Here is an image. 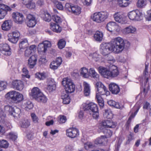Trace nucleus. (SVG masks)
Listing matches in <instances>:
<instances>
[{
  "mask_svg": "<svg viewBox=\"0 0 151 151\" xmlns=\"http://www.w3.org/2000/svg\"><path fill=\"white\" fill-rule=\"evenodd\" d=\"M112 51L116 53L121 52L124 47H129L130 45L129 42L126 41L121 37H118L113 39L111 41V43Z\"/></svg>",
  "mask_w": 151,
  "mask_h": 151,
  "instance_id": "nucleus-1",
  "label": "nucleus"
},
{
  "mask_svg": "<svg viewBox=\"0 0 151 151\" xmlns=\"http://www.w3.org/2000/svg\"><path fill=\"white\" fill-rule=\"evenodd\" d=\"M62 83L65 87V92L68 93H71L75 91V85L71 79L67 78H64Z\"/></svg>",
  "mask_w": 151,
  "mask_h": 151,
  "instance_id": "nucleus-2",
  "label": "nucleus"
},
{
  "mask_svg": "<svg viewBox=\"0 0 151 151\" xmlns=\"http://www.w3.org/2000/svg\"><path fill=\"white\" fill-rule=\"evenodd\" d=\"M5 97L8 99H11L13 102L16 103L19 102L23 99V95L15 91L9 92Z\"/></svg>",
  "mask_w": 151,
  "mask_h": 151,
  "instance_id": "nucleus-3",
  "label": "nucleus"
},
{
  "mask_svg": "<svg viewBox=\"0 0 151 151\" xmlns=\"http://www.w3.org/2000/svg\"><path fill=\"white\" fill-rule=\"evenodd\" d=\"M129 19L132 20H140L141 19L142 13L138 10L133 11L130 12L128 14Z\"/></svg>",
  "mask_w": 151,
  "mask_h": 151,
  "instance_id": "nucleus-4",
  "label": "nucleus"
},
{
  "mask_svg": "<svg viewBox=\"0 0 151 151\" xmlns=\"http://www.w3.org/2000/svg\"><path fill=\"white\" fill-rule=\"evenodd\" d=\"M82 108L84 111H88L89 112L97 111L98 107L96 104L93 102H90L88 104H84L82 105Z\"/></svg>",
  "mask_w": 151,
  "mask_h": 151,
  "instance_id": "nucleus-5",
  "label": "nucleus"
},
{
  "mask_svg": "<svg viewBox=\"0 0 151 151\" xmlns=\"http://www.w3.org/2000/svg\"><path fill=\"white\" fill-rule=\"evenodd\" d=\"M66 135L71 138L77 137L79 135V132L78 129L75 128H70L66 131Z\"/></svg>",
  "mask_w": 151,
  "mask_h": 151,
  "instance_id": "nucleus-6",
  "label": "nucleus"
},
{
  "mask_svg": "<svg viewBox=\"0 0 151 151\" xmlns=\"http://www.w3.org/2000/svg\"><path fill=\"white\" fill-rule=\"evenodd\" d=\"M96 86L97 88V91L99 94L101 95H109L110 92L107 90L106 87L101 82H98L96 84Z\"/></svg>",
  "mask_w": 151,
  "mask_h": 151,
  "instance_id": "nucleus-7",
  "label": "nucleus"
},
{
  "mask_svg": "<svg viewBox=\"0 0 151 151\" xmlns=\"http://www.w3.org/2000/svg\"><path fill=\"white\" fill-rule=\"evenodd\" d=\"M112 51L111 44H104L101 45V53L104 56H106Z\"/></svg>",
  "mask_w": 151,
  "mask_h": 151,
  "instance_id": "nucleus-8",
  "label": "nucleus"
},
{
  "mask_svg": "<svg viewBox=\"0 0 151 151\" xmlns=\"http://www.w3.org/2000/svg\"><path fill=\"white\" fill-rule=\"evenodd\" d=\"M47 90L51 92L55 91L56 89V84L54 80L51 78L47 79Z\"/></svg>",
  "mask_w": 151,
  "mask_h": 151,
  "instance_id": "nucleus-9",
  "label": "nucleus"
},
{
  "mask_svg": "<svg viewBox=\"0 0 151 151\" xmlns=\"http://www.w3.org/2000/svg\"><path fill=\"white\" fill-rule=\"evenodd\" d=\"M114 17L115 20L119 23L124 24L126 22L125 17L121 12H118L115 13Z\"/></svg>",
  "mask_w": 151,
  "mask_h": 151,
  "instance_id": "nucleus-10",
  "label": "nucleus"
},
{
  "mask_svg": "<svg viewBox=\"0 0 151 151\" xmlns=\"http://www.w3.org/2000/svg\"><path fill=\"white\" fill-rule=\"evenodd\" d=\"M12 17L14 21L19 24H22L24 20V16L22 14L18 12H14Z\"/></svg>",
  "mask_w": 151,
  "mask_h": 151,
  "instance_id": "nucleus-11",
  "label": "nucleus"
},
{
  "mask_svg": "<svg viewBox=\"0 0 151 151\" xmlns=\"http://www.w3.org/2000/svg\"><path fill=\"white\" fill-rule=\"evenodd\" d=\"M36 24L35 17L31 14H28L27 16V26L30 27H32L35 26Z\"/></svg>",
  "mask_w": 151,
  "mask_h": 151,
  "instance_id": "nucleus-12",
  "label": "nucleus"
},
{
  "mask_svg": "<svg viewBox=\"0 0 151 151\" xmlns=\"http://www.w3.org/2000/svg\"><path fill=\"white\" fill-rule=\"evenodd\" d=\"M101 127H108L109 128H114L116 125V123L113 122L112 120H104L100 124Z\"/></svg>",
  "mask_w": 151,
  "mask_h": 151,
  "instance_id": "nucleus-13",
  "label": "nucleus"
},
{
  "mask_svg": "<svg viewBox=\"0 0 151 151\" xmlns=\"http://www.w3.org/2000/svg\"><path fill=\"white\" fill-rule=\"evenodd\" d=\"M98 70L99 73L103 77L107 78H110V69L100 66Z\"/></svg>",
  "mask_w": 151,
  "mask_h": 151,
  "instance_id": "nucleus-14",
  "label": "nucleus"
},
{
  "mask_svg": "<svg viewBox=\"0 0 151 151\" xmlns=\"http://www.w3.org/2000/svg\"><path fill=\"white\" fill-rule=\"evenodd\" d=\"M12 85L14 88L17 90L21 91L24 88V84L20 80H15L12 82Z\"/></svg>",
  "mask_w": 151,
  "mask_h": 151,
  "instance_id": "nucleus-15",
  "label": "nucleus"
},
{
  "mask_svg": "<svg viewBox=\"0 0 151 151\" xmlns=\"http://www.w3.org/2000/svg\"><path fill=\"white\" fill-rule=\"evenodd\" d=\"M37 59V55H36L31 56L28 60V65L31 68H33L36 64Z\"/></svg>",
  "mask_w": 151,
  "mask_h": 151,
  "instance_id": "nucleus-16",
  "label": "nucleus"
},
{
  "mask_svg": "<svg viewBox=\"0 0 151 151\" xmlns=\"http://www.w3.org/2000/svg\"><path fill=\"white\" fill-rule=\"evenodd\" d=\"M109 89L114 94H117L120 91L119 86L114 83H111L109 85Z\"/></svg>",
  "mask_w": 151,
  "mask_h": 151,
  "instance_id": "nucleus-17",
  "label": "nucleus"
},
{
  "mask_svg": "<svg viewBox=\"0 0 151 151\" xmlns=\"http://www.w3.org/2000/svg\"><path fill=\"white\" fill-rule=\"evenodd\" d=\"M42 93L38 88L34 87L32 90L31 95L33 98L36 100Z\"/></svg>",
  "mask_w": 151,
  "mask_h": 151,
  "instance_id": "nucleus-18",
  "label": "nucleus"
},
{
  "mask_svg": "<svg viewBox=\"0 0 151 151\" xmlns=\"http://www.w3.org/2000/svg\"><path fill=\"white\" fill-rule=\"evenodd\" d=\"M10 48L9 45L6 43H1L0 44V50L4 51L6 53L5 55H9L11 54V52L9 51Z\"/></svg>",
  "mask_w": 151,
  "mask_h": 151,
  "instance_id": "nucleus-19",
  "label": "nucleus"
},
{
  "mask_svg": "<svg viewBox=\"0 0 151 151\" xmlns=\"http://www.w3.org/2000/svg\"><path fill=\"white\" fill-rule=\"evenodd\" d=\"M110 78L116 77L119 74L117 68L115 65H112L110 68Z\"/></svg>",
  "mask_w": 151,
  "mask_h": 151,
  "instance_id": "nucleus-20",
  "label": "nucleus"
},
{
  "mask_svg": "<svg viewBox=\"0 0 151 151\" xmlns=\"http://www.w3.org/2000/svg\"><path fill=\"white\" fill-rule=\"evenodd\" d=\"M103 36L104 34L102 32L97 31L93 35V38L95 41L100 42L102 41Z\"/></svg>",
  "mask_w": 151,
  "mask_h": 151,
  "instance_id": "nucleus-21",
  "label": "nucleus"
},
{
  "mask_svg": "<svg viewBox=\"0 0 151 151\" xmlns=\"http://www.w3.org/2000/svg\"><path fill=\"white\" fill-rule=\"evenodd\" d=\"M83 92L85 96H88L91 93L90 86L89 84L87 82L84 81L83 83Z\"/></svg>",
  "mask_w": 151,
  "mask_h": 151,
  "instance_id": "nucleus-22",
  "label": "nucleus"
},
{
  "mask_svg": "<svg viewBox=\"0 0 151 151\" xmlns=\"http://www.w3.org/2000/svg\"><path fill=\"white\" fill-rule=\"evenodd\" d=\"M12 25V23L10 21H5L1 26L2 29L4 31H8L11 29Z\"/></svg>",
  "mask_w": 151,
  "mask_h": 151,
  "instance_id": "nucleus-23",
  "label": "nucleus"
},
{
  "mask_svg": "<svg viewBox=\"0 0 151 151\" xmlns=\"http://www.w3.org/2000/svg\"><path fill=\"white\" fill-rule=\"evenodd\" d=\"M61 98L63 100V102L64 104H68L70 102V98L69 93L63 92L61 95Z\"/></svg>",
  "mask_w": 151,
  "mask_h": 151,
  "instance_id": "nucleus-24",
  "label": "nucleus"
},
{
  "mask_svg": "<svg viewBox=\"0 0 151 151\" xmlns=\"http://www.w3.org/2000/svg\"><path fill=\"white\" fill-rule=\"evenodd\" d=\"M50 28L53 31L56 32H60L61 30V27L58 24L51 22L50 24Z\"/></svg>",
  "mask_w": 151,
  "mask_h": 151,
  "instance_id": "nucleus-25",
  "label": "nucleus"
},
{
  "mask_svg": "<svg viewBox=\"0 0 151 151\" xmlns=\"http://www.w3.org/2000/svg\"><path fill=\"white\" fill-rule=\"evenodd\" d=\"M28 45V43L27 40L26 39L22 40L20 42L19 44V47L20 48V50L19 51V53H21L22 52V49H23L27 47Z\"/></svg>",
  "mask_w": 151,
  "mask_h": 151,
  "instance_id": "nucleus-26",
  "label": "nucleus"
},
{
  "mask_svg": "<svg viewBox=\"0 0 151 151\" xmlns=\"http://www.w3.org/2000/svg\"><path fill=\"white\" fill-rule=\"evenodd\" d=\"M136 28L132 26H129L124 28L123 30V32L125 34L129 33H134L136 31Z\"/></svg>",
  "mask_w": 151,
  "mask_h": 151,
  "instance_id": "nucleus-27",
  "label": "nucleus"
},
{
  "mask_svg": "<svg viewBox=\"0 0 151 151\" xmlns=\"http://www.w3.org/2000/svg\"><path fill=\"white\" fill-rule=\"evenodd\" d=\"M148 64L147 65L145 64V70L144 71V76L143 77L144 78V86L145 87L146 84L148 81V78L149 76L148 75Z\"/></svg>",
  "mask_w": 151,
  "mask_h": 151,
  "instance_id": "nucleus-28",
  "label": "nucleus"
},
{
  "mask_svg": "<svg viewBox=\"0 0 151 151\" xmlns=\"http://www.w3.org/2000/svg\"><path fill=\"white\" fill-rule=\"evenodd\" d=\"M80 74L83 77L85 78H87L90 76L88 69L85 67L81 69Z\"/></svg>",
  "mask_w": 151,
  "mask_h": 151,
  "instance_id": "nucleus-29",
  "label": "nucleus"
},
{
  "mask_svg": "<svg viewBox=\"0 0 151 151\" xmlns=\"http://www.w3.org/2000/svg\"><path fill=\"white\" fill-rule=\"evenodd\" d=\"M81 8L79 6L73 5L71 8L70 12L76 15H78L81 13Z\"/></svg>",
  "mask_w": 151,
  "mask_h": 151,
  "instance_id": "nucleus-30",
  "label": "nucleus"
},
{
  "mask_svg": "<svg viewBox=\"0 0 151 151\" xmlns=\"http://www.w3.org/2000/svg\"><path fill=\"white\" fill-rule=\"evenodd\" d=\"M107 139L106 137L104 136H101L100 137L96 139L95 141V143L96 144H105L106 143Z\"/></svg>",
  "mask_w": 151,
  "mask_h": 151,
  "instance_id": "nucleus-31",
  "label": "nucleus"
},
{
  "mask_svg": "<svg viewBox=\"0 0 151 151\" xmlns=\"http://www.w3.org/2000/svg\"><path fill=\"white\" fill-rule=\"evenodd\" d=\"M98 13L102 22L107 19L109 16V13L106 11L101 12Z\"/></svg>",
  "mask_w": 151,
  "mask_h": 151,
  "instance_id": "nucleus-32",
  "label": "nucleus"
},
{
  "mask_svg": "<svg viewBox=\"0 0 151 151\" xmlns=\"http://www.w3.org/2000/svg\"><path fill=\"white\" fill-rule=\"evenodd\" d=\"M115 26H116V23L114 22H110L108 23L106 25L107 30L110 32L113 31L115 28Z\"/></svg>",
  "mask_w": 151,
  "mask_h": 151,
  "instance_id": "nucleus-33",
  "label": "nucleus"
},
{
  "mask_svg": "<svg viewBox=\"0 0 151 151\" xmlns=\"http://www.w3.org/2000/svg\"><path fill=\"white\" fill-rule=\"evenodd\" d=\"M42 17L45 21L49 22L51 19L50 14L47 11L44 12V13L42 15Z\"/></svg>",
  "mask_w": 151,
  "mask_h": 151,
  "instance_id": "nucleus-34",
  "label": "nucleus"
},
{
  "mask_svg": "<svg viewBox=\"0 0 151 151\" xmlns=\"http://www.w3.org/2000/svg\"><path fill=\"white\" fill-rule=\"evenodd\" d=\"M100 95L101 94L99 93H97L96 95V98L100 107H102L104 106V101Z\"/></svg>",
  "mask_w": 151,
  "mask_h": 151,
  "instance_id": "nucleus-35",
  "label": "nucleus"
},
{
  "mask_svg": "<svg viewBox=\"0 0 151 151\" xmlns=\"http://www.w3.org/2000/svg\"><path fill=\"white\" fill-rule=\"evenodd\" d=\"M14 108L11 106L7 105L5 106L4 107L5 112L8 113L9 115H12L13 114V111Z\"/></svg>",
  "mask_w": 151,
  "mask_h": 151,
  "instance_id": "nucleus-36",
  "label": "nucleus"
},
{
  "mask_svg": "<svg viewBox=\"0 0 151 151\" xmlns=\"http://www.w3.org/2000/svg\"><path fill=\"white\" fill-rule=\"evenodd\" d=\"M91 17L94 22L99 23L102 22L98 12L94 13Z\"/></svg>",
  "mask_w": 151,
  "mask_h": 151,
  "instance_id": "nucleus-37",
  "label": "nucleus"
},
{
  "mask_svg": "<svg viewBox=\"0 0 151 151\" xmlns=\"http://www.w3.org/2000/svg\"><path fill=\"white\" fill-rule=\"evenodd\" d=\"M107 102L108 104L110 106H114L118 109L121 108L118 102H116L112 100H110Z\"/></svg>",
  "mask_w": 151,
  "mask_h": 151,
  "instance_id": "nucleus-38",
  "label": "nucleus"
},
{
  "mask_svg": "<svg viewBox=\"0 0 151 151\" xmlns=\"http://www.w3.org/2000/svg\"><path fill=\"white\" fill-rule=\"evenodd\" d=\"M12 112L13 114L12 115L14 117H17L19 116L21 113V110L18 108L16 107L14 108L13 111Z\"/></svg>",
  "mask_w": 151,
  "mask_h": 151,
  "instance_id": "nucleus-39",
  "label": "nucleus"
},
{
  "mask_svg": "<svg viewBox=\"0 0 151 151\" xmlns=\"http://www.w3.org/2000/svg\"><path fill=\"white\" fill-rule=\"evenodd\" d=\"M36 100L41 103H45L47 102V99L46 96L42 93V95H40Z\"/></svg>",
  "mask_w": 151,
  "mask_h": 151,
  "instance_id": "nucleus-40",
  "label": "nucleus"
},
{
  "mask_svg": "<svg viewBox=\"0 0 151 151\" xmlns=\"http://www.w3.org/2000/svg\"><path fill=\"white\" fill-rule=\"evenodd\" d=\"M104 115L105 117L108 119H110L112 118V114L109 109L105 110Z\"/></svg>",
  "mask_w": 151,
  "mask_h": 151,
  "instance_id": "nucleus-41",
  "label": "nucleus"
},
{
  "mask_svg": "<svg viewBox=\"0 0 151 151\" xmlns=\"http://www.w3.org/2000/svg\"><path fill=\"white\" fill-rule=\"evenodd\" d=\"M7 137L12 140H15L17 138V135L13 132L9 133L7 135Z\"/></svg>",
  "mask_w": 151,
  "mask_h": 151,
  "instance_id": "nucleus-42",
  "label": "nucleus"
},
{
  "mask_svg": "<svg viewBox=\"0 0 151 151\" xmlns=\"http://www.w3.org/2000/svg\"><path fill=\"white\" fill-rule=\"evenodd\" d=\"M35 77L38 78L40 80L44 79L46 76L45 74L43 73L38 72L35 74Z\"/></svg>",
  "mask_w": 151,
  "mask_h": 151,
  "instance_id": "nucleus-43",
  "label": "nucleus"
},
{
  "mask_svg": "<svg viewBox=\"0 0 151 151\" xmlns=\"http://www.w3.org/2000/svg\"><path fill=\"white\" fill-rule=\"evenodd\" d=\"M30 125V123L29 121L25 119L23 120L22 122L21 127L24 128H27Z\"/></svg>",
  "mask_w": 151,
  "mask_h": 151,
  "instance_id": "nucleus-44",
  "label": "nucleus"
},
{
  "mask_svg": "<svg viewBox=\"0 0 151 151\" xmlns=\"http://www.w3.org/2000/svg\"><path fill=\"white\" fill-rule=\"evenodd\" d=\"M146 5V0H138L137 6L139 8H142Z\"/></svg>",
  "mask_w": 151,
  "mask_h": 151,
  "instance_id": "nucleus-45",
  "label": "nucleus"
},
{
  "mask_svg": "<svg viewBox=\"0 0 151 151\" xmlns=\"http://www.w3.org/2000/svg\"><path fill=\"white\" fill-rule=\"evenodd\" d=\"M84 148L87 150H88L90 148H91L95 147L94 145L92 143L90 142H87L84 143Z\"/></svg>",
  "mask_w": 151,
  "mask_h": 151,
  "instance_id": "nucleus-46",
  "label": "nucleus"
},
{
  "mask_svg": "<svg viewBox=\"0 0 151 151\" xmlns=\"http://www.w3.org/2000/svg\"><path fill=\"white\" fill-rule=\"evenodd\" d=\"M0 11H10L11 10L10 7L4 4H0Z\"/></svg>",
  "mask_w": 151,
  "mask_h": 151,
  "instance_id": "nucleus-47",
  "label": "nucleus"
},
{
  "mask_svg": "<svg viewBox=\"0 0 151 151\" xmlns=\"http://www.w3.org/2000/svg\"><path fill=\"white\" fill-rule=\"evenodd\" d=\"M102 131L105 134L104 136L105 137H106V138L107 137H110L112 135V132L109 129H104Z\"/></svg>",
  "mask_w": 151,
  "mask_h": 151,
  "instance_id": "nucleus-48",
  "label": "nucleus"
},
{
  "mask_svg": "<svg viewBox=\"0 0 151 151\" xmlns=\"http://www.w3.org/2000/svg\"><path fill=\"white\" fill-rule=\"evenodd\" d=\"M118 4L121 7H125L128 5V1L127 0H118Z\"/></svg>",
  "mask_w": 151,
  "mask_h": 151,
  "instance_id": "nucleus-49",
  "label": "nucleus"
},
{
  "mask_svg": "<svg viewBox=\"0 0 151 151\" xmlns=\"http://www.w3.org/2000/svg\"><path fill=\"white\" fill-rule=\"evenodd\" d=\"M37 49L38 52H42L44 53L47 50L42 43L38 45Z\"/></svg>",
  "mask_w": 151,
  "mask_h": 151,
  "instance_id": "nucleus-50",
  "label": "nucleus"
},
{
  "mask_svg": "<svg viewBox=\"0 0 151 151\" xmlns=\"http://www.w3.org/2000/svg\"><path fill=\"white\" fill-rule=\"evenodd\" d=\"M9 146V144L7 141L4 140H0V147L4 148H7Z\"/></svg>",
  "mask_w": 151,
  "mask_h": 151,
  "instance_id": "nucleus-51",
  "label": "nucleus"
},
{
  "mask_svg": "<svg viewBox=\"0 0 151 151\" xmlns=\"http://www.w3.org/2000/svg\"><path fill=\"white\" fill-rule=\"evenodd\" d=\"M7 84L6 81H0V91L5 89L7 87Z\"/></svg>",
  "mask_w": 151,
  "mask_h": 151,
  "instance_id": "nucleus-52",
  "label": "nucleus"
},
{
  "mask_svg": "<svg viewBox=\"0 0 151 151\" xmlns=\"http://www.w3.org/2000/svg\"><path fill=\"white\" fill-rule=\"evenodd\" d=\"M65 45V42L63 39L60 40L58 43V46L59 48L62 49L63 48Z\"/></svg>",
  "mask_w": 151,
  "mask_h": 151,
  "instance_id": "nucleus-53",
  "label": "nucleus"
},
{
  "mask_svg": "<svg viewBox=\"0 0 151 151\" xmlns=\"http://www.w3.org/2000/svg\"><path fill=\"white\" fill-rule=\"evenodd\" d=\"M52 19L57 23H60L62 21V19L60 17L56 15L52 16Z\"/></svg>",
  "mask_w": 151,
  "mask_h": 151,
  "instance_id": "nucleus-54",
  "label": "nucleus"
},
{
  "mask_svg": "<svg viewBox=\"0 0 151 151\" xmlns=\"http://www.w3.org/2000/svg\"><path fill=\"white\" fill-rule=\"evenodd\" d=\"M89 56L92 57L93 59L96 61H98L100 59V55L96 53H94L93 54H90Z\"/></svg>",
  "mask_w": 151,
  "mask_h": 151,
  "instance_id": "nucleus-55",
  "label": "nucleus"
},
{
  "mask_svg": "<svg viewBox=\"0 0 151 151\" xmlns=\"http://www.w3.org/2000/svg\"><path fill=\"white\" fill-rule=\"evenodd\" d=\"M50 67L51 69L54 70L57 69L59 66L54 61H53L50 63Z\"/></svg>",
  "mask_w": 151,
  "mask_h": 151,
  "instance_id": "nucleus-56",
  "label": "nucleus"
},
{
  "mask_svg": "<svg viewBox=\"0 0 151 151\" xmlns=\"http://www.w3.org/2000/svg\"><path fill=\"white\" fill-rule=\"evenodd\" d=\"M6 113L3 111V109L0 108V121L1 122H3L4 120V118L6 116Z\"/></svg>",
  "mask_w": 151,
  "mask_h": 151,
  "instance_id": "nucleus-57",
  "label": "nucleus"
},
{
  "mask_svg": "<svg viewBox=\"0 0 151 151\" xmlns=\"http://www.w3.org/2000/svg\"><path fill=\"white\" fill-rule=\"evenodd\" d=\"M74 150L73 146L72 144H68L65 146L64 151H73Z\"/></svg>",
  "mask_w": 151,
  "mask_h": 151,
  "instance_id": "nucleus-58",
  "label": "nucleus"
},
{
  "mask_svg": "<svg viewBox=\"0 0 151 151\" xmlns=\"http://www.w3.org/2000/svg\"><path fill=\"white\" fill-rule=\"evenodd\" d=\"M25 106V108L26 109H31L33 107V105L32 102L30 101H27L24 103Z\"/></svg>",
  "mask_w": 151,
  "mask_h": 151,
  "instance_id": "nucleus-59",
  "label": "nucleus"
},
{
  "mask_svg": "<svg viewBox=\"0 0 151 151\" xmlns=\"http://www.w3.org/2000/svg\"><path fill=\"white\" fill-rule=\"evenodd\" d=\"M31 116L32 121L34 123H37L38 122L39 119L35 114L32 113Z\"/></svg>",
  "mask_w": 151,
  "mask_h": 151,
  "instance_id": "nucleus-60",
  "label": "nucleus"
},
{
  "mask_svg": "<svg viewBox=\"0 0 151 151\" xmlns=\"http://www.w3.org/2000/svg\"><path fill=\"white\" fill-rule=\"evenodd\" d=\"M23 73L22 75V76H25L27 78H29L30 76L28 75L29 72L25 68H24L22 69Z\"/></svg>",
  "mask_w": 151,
  "mask_h": 151,
  "instance_id": "nucleus-61",
  "label": "nucleus"
},
{
  "mask_svg": "<svg viewBox=\"0 0 151 151\" xmlns=\"http://www.w3.org/2000/svg\"><path fill=\"white\" fill-rule=\"evenodd\" d=\"M59 120L58 121L60 123H65L67 120L66 116L63 115H60L59 117Z\"/></svg>",
  "mask_w": 151,
  "mask_h": 151,
  "instance_id": "nucleus-62",
  "label": "nucleus"
},
{
  "mask_svg": "<svg viewBox=\"0 0 151 151\" xmlns=\"http://www.w3.org/2000/svg\"><path fill=\"white\" fill-rule=\"evenodd\" d=\"M26 6L27 8L30 9H34L35 7V4L32 1L31 3H29Z\"/></svg>",
  "mask_w": 151,
  "mask_h": 151,
  "instance_id": "nucleus-63",
  "label": "nucleus"
},
{
  "mask_svg": "<svg viewBox=\"0 0 151 151\" xmlns=\"http://www.w3.org/2000/svg\"><path fill=\"white\" fill-rule=\"evenodd\" d=\"M47 50V48L48 47H50L51 46V43L49 41H45L42 43Z\"/></svg>",
  "mask_w": 151,
  "mask_h": 151,
  "instance_id": "nucleus-64",
  "label": "nucleus"
}]
</instances>
